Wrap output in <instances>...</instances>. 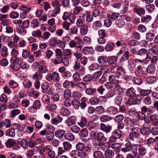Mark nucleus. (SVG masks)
<instances>
[{"mask_svg": "<svg viewBox=\"0 0 158 158\" xmlns=\"http://www.w3.org/2000/svg\"><path fill=\"white\" fill-rule=\"evenodd\" d=\"M152 92L151 89H140L139 93L140 94L136 95V98L138 101H140L142 98L145 96H148Z\"/></svg>", "mask_w": 158, "mask_h": 158, "instance_id": "obj_1", "label": "nucleus"}, {"mask_svg": "<svg viewBox=\"0 0 158 158\" xmlns=\"http://www.w3.org/2000/svg\"><path fill=\"white\" fill-rule=\"evenodd\" d=\"M6 146L8 148L12 147L14 150H18L20 147L17 144L16 141L13 139H9L5 143Z\"/></svg>", "mask_w": 158, "mask_h": 158, "instance_id": "obj_2", "label": "nucleus"}, {"mask_svg": "<svg viewBox=\"0 0 158 158\" xmlns=\"http://www.w3.org/2000/svg\"><path fill=\"white\" fill-rule=\"evenodd\" d=\"M135 150L141 156H144L147 153V149L144 146L141 144H136L134 145Z\"/></svg>", "mask_w": 158, "mask_h": 158, "instance_id": "obj_3", "label": "nucleus"}, {"mask_svg": "<svg viewBox=\"0 0 158 158\" xmlns=\"http://www.w3.org/2000/svg\"><path fill=\"white\" fill-rule=\"evenodd\" d=\"M134 130L140 131V133L143 135H148L151 133V129L150 127H144L141 129L138 127H135L134 129Z\"/></svg>", "mask_w": 158, "mask_h": 158, "instance_id": "obj_4", "label": "nucleus"}, {"mask_svg": "<svg viewBox=\"0 0 158 158\" xmlns=\"http://www.w3.org/2000/svg\"><path fill=\"white\" fill-rule=\"evenodd\" d=\"M146 68L145 67H141V65H139L136 69L135 72V75L137 76H141L145 73Z\"/></svg>", "mask_w": 158, "mask_h": 158, "instance_id": "obj_5", "label": "nucleus"}, {"mask_svg": "<svg viewBox=\"0 0 158 158\" xmlns=\"http://www.w3.org/2000/svg\"><path fill=\"white\" fill-rule=\"evenodd\" d=\"M106 112L110 116H114L118 112L116 108L113 106H110L106 109Z\"/></svg>", "mask_w": 158, "mask_h": 158, "instance_id": "obj_6", "label": "nucleus"}, {"mask_svg": "<svg viewBox=\"0 0 158 158\" xmlns=\"http://www.w3.org/2000/svg\"><path fill=\"white\" fill-rule=\"evenodd\" d=\"M86 128L89 130L92 129L97 130L99 128V124L98 123L91 121L89 123L87 126Z\"/></svg>", "mask_w": 158, "mask_h": 158, "instance_id": "obj_7", "label": "nucleus"}, {"mask_svg": "<svg viewBox=\"0 0 158 158\" xmlns=\"http://www.w3.org/2000/svg\"><path fill=\"white\" fill-rule=\"evenodd\" d=\"M40 106V102L38 100H35L32 106L29 108V110L30 112L33 113L35 112V110L39 109Z\"/></svg>", "mask_w": 158, "mask_h": 158, "instance_id": "obj_8", "label": "nucleus"}, {"mask_svg": "<svg viewBox=\"0 0 158 158\" xmlns=\"http://www.w3.org/2000/svg\"><path fill=\"white\" fill-rule=\"evenodd\" d=\"M129 2L127 0L124 1L122 2V7L120 10L119 12L121 14L126 13L128 10Z\"/></svg>", "mask_w": 158, "mask_h": 158, "instance_id": "obj_9", "label": "nucleus"}, {"mask_svg": "<svg viewBox=\"0 0 158 158\" xmlns=\"http://www.w3.org/2000/svg\"><path fill=\"white\" fill-rule=\"evenodd\" d=\"M126 95L131 98H136V91L135 89L131 87L127 89L126 91Z\"/></svg>", "mask_w": 158, "mask_h": 158, "instance_id": "obj_10", "label": "nucleus"}, {"mask_svg": "<svg viewBox=\"0 0 158 158\" xmlns=\"http://www.w3.org/2000/svg\"><path fill=\"white\" fill-rule=\"evenodd\" d=\"M86 83L81 81L74 84V86L76 87L77 89L80 91H83L86 88Z\"/></svg>", "mask_w": 158, "mask_h": 158, "instance_id": "obj_11", "label": "nucleus"}, {"mask_svg": "<svg viewBox=\"0 0 158 158\" xmlns=\"http://www.w3.org/2000/svg\"><path fill=\"white\" fill-rule=\"evenodd\" d=\"M76 121V117L74 116H72L68 118L66 120L65 123L68 126H71L75 124Z\"/></svg>", "mask_w": 158, "mask_h": 158, "instance_id": "obj_12", "label": "nucleus"}, {"mask_svg": "<svg viewBox=\"0 0 158 158\" xmlns=\"http://www.w3.org/2000/svg\"><path fill=\"white\" fill-rule=\"evenodd\" d=\"M100 130L105 132L106 134L109 133L111 129V127L109 125H106L104 123H102L100 125Z\"/></svg>", "mask_w": 158, "mask_h": 158, "instance_id": "obj_13", "label": "nucleus"}, {"mask_svg": "<svg viewBox=\"0 0 158 158\" xmlns=\"http://www.w3.org/2000/svg\"><path fill=\"white\" fill-rule=\"evenodd\" d=\"M133 11L134 13L140 16H143L145 14V9L142 7H135Z\"/></svg>", "mask_w": 158, "mask_h": 158, "instance_id": "obj_14", "label": "nucleus"}, {"mask_svg": "<svg viewBox=\"0 0 158 158\" xmlns=\"http://www.w3.org/2000/svg\"><path fill=\"white\" fill-rule=\"evenodd\" d=\"M59 39L55 37L51 38L48 40V43L49 45L52 47H54L57 45Z\"/></svg>", "mask_w": 158, "mask_h": 158, "instance_id": "obj_15", "label": "nucleus"}, {"mask_svg": "<svg viewBox=\"0 0 158 158\" xmlns=\"http://www.w3.org/2000/svg\"><path fill=\"white\" fill-rule=\"evenodd\" d=\"M134 128L133 129V130L131 132L129 135V139L131 140H135L136 139H138L139 138V134L135 131L136 130H134Z\"/></svg>", "mask_w": 158, "mask_h": 158, "instance_id": "obj_16", "label": "nucleus"}, {"mask_svg": "<svg viewBox=\"0 0 158 158\" xmlns=\"http://www.w3.org/2000/svg\"><path fill=\"white\" fill-rule=\"evenodd\" d=\"M63 120V118L57 115L56 117L53 118L51 120V123L52 124L57 125L58 124L61 123Z\"/></svg>", "mask_w": 158, "mask_h": 158, "instance_id": "obj_17", "label": "nucleus"}, {"mask_svg": "<svg viewBox=\"0 0 158 158\" xmlns=\"http://www.w3.org/2000/svg\"><path fill=\"white\" fill-rule=\"evenodd\" d=\"M60 114L63 116H68L71 114V111L68 109L62 107L60 110Z\"/></svg>", "mask_w": 158, "mask_h": 158, "instance_id": "obj_18", "label": "nucleus"}, {"mask_svg": "<svg viewBox=\"0 0 158 158\" xmlns=\"http://www.w3.org/2000/svg\"><path fill=\"white\" fill-rule=\"evenodd\" d=\"M132 145L130 142H127L125 145V147L121 149V151L123 152H128L131 150Z\"/></svg>", "mask_w": 158, "mask_h": 158, "instance_id": "obj_19", "label": "nucleus"}, {"mask_svg": "<svg viewBox=\"0 0 158 158\" xmlns=\"http://www.w3.org/2000/svg\"><path fill=\"white\" fill-rule=\"evenodd\" d=\"M96 139L98 141L105 142L106 141V138L104 136V134L100 132L97 134Z\"/></svg>", "mask_w": 158, "mask_h": 158, "instance_id": "obj_20", "label": "nucleus"}, {"mask_svg": "<svg viewBox=\"0 0 158 158\" xmlns=\"http://www.w3.org/2000/svg\"><path fill=\"white\" fill-rule=\"evenodd\" d=\"M65 133V131L63 130H58L55 132V136L60 139H62L64 137V135Z\"/></svg>", "mask_w": 158, "mask_h": 158, "instance_id": "obj_21", "label": "nucleus"}, {"mask_svg": "<svg viewBox=\"0 0 158 158\" xmlns=\"http://www.w3.org/2000/svg\"><path fill=\"white\" fill-rule=\"evenodd\" d=\"M31 77L33 80H40L42 79L43 75L40 72L38 71L34 74Z\"/></svg>", "mask_w": 158, "mask_h": 158, "instance_id": "obj_22", "label": "nucleus"}, {"mask_svg": "<svg viewBox=\"0 0 158 158\" xmlns=\"http://www.w3.org/2000/svg\"><path fill=\"white\" fill-rule=\"evenodd\" d=\"M85 89V93L88 95L93 96L96 93V90L95 88H88Z\"/></svg>", "mask_w": 158, "mask_h": 158, "instance_id": "obj_23", "label": "nucleus"}, {"mask_svg": "<svg viewBox=\"0 0 158 158\" xmlns=\"http://www.w3.org/2000/svg\"><path fill=\"white\" fill-rule=\"evenodd\" d=\"M152 19V17L150 15H146L142 16L141 19V22L146 23L149 22Z\"/></svg>", "mask_w": 158, "mask_h": 158, "instance_id": "obj_24", "label": "nucleus"}, {"mask_svg": "<svg viewBox=\"0 0 158 158\" xmlns=\"http://www.w3.org/2000/svg\"><path fill=\"white\" fill-rule=\"evenodd\" d=\"M49 84L48 82L44 81L41 84V87L42 89V92L44 93H46L48 90Z\"/></svg>", "mask_w": 158, "mask_h": 158, "instance_id": "obj_25", "label": "nucleus"}, {"mask_svg": "<svg viewBox=\"0 0 158 158\" xmlns=\"http://www.w3.org/2000/svg\"><path fill=\"white\" fill-rule=\"evenodd\" d=\"M83 53L85 55L92 54L94 53L93 48L92 47H85L83 50Z\"/></svg>", "mask_w": 158, "mask_h": 158, "instance_id": "obj_26", "label": "nucleus"}, {"mask_svg": "<svg viewBox=\"0 0 158 158\" xmlns=\"http://www.w3.org/2000/svg\"><path fill=\"white\" fill-rule=\"evenodd\" d=\"M5 134L7 136L13 137L15 136V133L14 129L11 128L5 131Z\"/></svg>", "mask_w": 158, "mask_h": 158, "instance_id": "obj_27", "label": "nucleus"}, {"mask_svg": "<svg viewBox=\"0 0 158 158\" xmlns=\"http://www.w3.org/2000/svg\"><path fill=\"white\" fill-rule=\"evenodd\" d=\"M138 99L135 98H131L128 99L127 101H126L125 103L127 105H135L137 103Z\"/></svg>", "mask_w": 158, "mask_h": 158, "instance_id": "obj_28", "label": "nucleus"}, {"mask_svg": "<svg viewBox=\"0 0 158 158\" xmlns=\"http://www.w3.org/2000/svg\"><path fill=\"white\" fill-rule=\"evenodd\" d=\"M112 119L111 117L109 115H102L100 118V120L102 122H106Z\"/></svg>", "mask_w": 158, "mask_h": 158, "instance_id": "obj_29", "label": "nucleus"}, {"mask_svg": "<svg viewBox=\"0 0 158 158\" xmlns=\"http://www.w3.org/2000/svg\"><path fill=\"white\" fill-rule=\"evenodd\" d=\"M88 31V26L85 24L82 25L80 28V33L82 35H85Z\"/></svg>", "mask_w": 158, "mask_h": 158, "instance_id": "obj_30", "label": "nucleus"}, {"mask_svg": "<svg viewBox=\"0 0 158 158\" xmlns=\"http://www.w3.org/2000/svg\"><path fill=\"white\" fill-rule=\"evenodd\" d=\"M87 121L85 118L81 117L77 122L78 124L81 127H83L86 125Z\"/></svg>", "mask_w": 158, "mask_h": 158, "instance_id": "obj_31", "label": "nucleus"}, {"mask_svg": "<svg viewBox=\"0 0 158 158\" xmlns=\"http://www.w3.org/2000/svg\"><path fill=\"white\" fill-rule=\"evenodd\" d=\"M93 156L94 158H104V156L103 153L99 151H95L93 154Z\"/></svg>", "mask_w": 158, "mask_h": 158, "instance_id": "obj_32", "label": "nucleus"}, {"mask_svg": "<svg viewBox=\"0 0 158 158\" xmlns=\"http://www.w3.org/2000/svg\"><path fill=\"white\" fill-rule=\"evenodd\" d=\"M114 92L118 95H120L123 93V91L122 87L119 85H117L114 88Z\"/></svg>", "mask_w": 158, "mask_h": 158, "instance_id": "obj_33", "label": "nucleus"}, {"mask_svg": "<svg viewBox=\"0 0 158 158\" xmlns=\"http://www.w3.org/2000/svg\"><path fill=\"white\" fill-rule=\"evenodd\" d=\"M62 144L64 150L66 151H68L70 150L72 148V145L68 142H64Z\"/></svg>", "mask_w": 158, "mask_h": 158, "instance_id": "obj_34", "label": "nucleus"}, {"mask_svg": "<svg viewBox=\"0 0 158 158\" xmlns=\"http://www.w3.org/2000/svg\"><path fill=\"white\" fill-rule=\"evenodd\" d=\"M155 69L156 67L154 65L152 64H149L146 68V70L148 73L152 74L154 72Z\"/></svg>", "mask_w": 158, "mask_h": 158, "instance_id": "obj_35", "label": "nucleus"}, {"mask_svg": "<svg viewBox=\"0 0 158 158\" xmlns=\"http://www.w3.org/2000/svg\"><path fill=\"white\" fill-rule=\"evenodd\" d=\"M39 26V23L36 19L33 20L31 21L30 25V27L33 29L38 27Z\"/></svg>", "mask_w": 158, "mask_h": 158, "instance_id": "obj_36", "label": "nucleus"}, {"mask_svg": "<svg viewBox=\"0 0 158 158\" xmlns=\"http://www.w3.org/2000/svg\"><path fill=\"white\" fill-rule=\"evenodd\" d=\"M38 71L41 73V74L46 73H48V69L47 66H44L42 65H39L38 67Z\"/></svg>", "mask_w": 158, "mask_h": 158, "instance_id": "obj_37", "label": "nucleus"}, {"mask_svg": "<svg viewBox=\"0 0 158 158\" xmlns=\"http://www.w3.org/2000/svg\"><path fill=\"white\" fill-rule=\"evenodd\" d=\"M60 13V11H59V10H55L54 9L53 10H50L48 12V15L50 17H53L56 16L57 14H59Z\"/></svg>", "mask_w": 158, "mask_h": 158, "instance_id": "obj_38", "label": "nucleus"}, {"mask_svg": "<svg viewBox=\"0 0 158 158\" xmlns=\"http://www.w3.org/2000/svg\"><path fill=\"white\" fill-rule=\"evenodd\" d=\"M115 23L116 25L119 28L123 27L125 24L124 21L122 19H119L116 20L115 21Z\"/></svg>", "mask_w": 158, "mask_h": 158, "instance_id": "obj_39", "label": "nucleus"}, {"mask_svg": "<svg viewBox=\"0 0 158 158\" xmlns=\"http://www.w3.org/2000/svg\"><path fill=\"white\" fill-rule=\"evenodd\" d=\"M23 87L26 88H29L32 85L31 81L28 79H26L23 81Z\"/></svg>", "mask_w": 158, "mask_h": 158, "instance_id": "obj_40", "label": "nucleus"}, {"mask_svg": "<svg viewBox=\"0 0 158 158\" xmlns=\"http://www.w3.org/2000/svg\"><path fill=\"white\" fill-rule=\"evenodd\" d=\"M117 60V58L116 56H109L107 58V61L110 64H115Z\"/></svg>", "mask_w": 158, "mask_h": 158, "instance_id": "obj_41", "label": "nucleus"}, {"mask_svg": "<svg viewBox=\"0 0 158 158\" xmlns=\"http://www.w3.org/2000/svg\"><path fill=\"white\" fill-rule=\"evenodd\" d=\"M106 158H113L112 157L114 156V152L110 150H107L105 153Z\"/></svg>", "mask_w": 158, "mask_h": 158, "instance_id": "obj_42", "label": "nucleus"}, {"mask_svg": "<svg viewBox=\"0 0 158 158\" xmlns=\"http://www.w3.org/2000/svg\"><path fill=\"white\" fill-rule=\"evenodd\" d=\"M152 102V99L149 96L146 97L143 100V103L145 105H150Z\"/></svg>", "mask_w": 158, "mask_h": 158, "instance_id": "obj_43", "label": "nucleus"}, {"mask_svg": "<svg viewBox=\"0 0 158 158\" xmlns=\"http://www.w3.org/2000/svg\"><path fill=\"white\" fill-rule=\"evenodd\" d=\"M16 30L17 32L19 34L23 35L26 33V30L22 26H18Z\"/></svg>", "mask_w": 158, "mask_h": 158, "instance_id": "obj_44", "label": "nucleus"}, {"mask_svg": "<svg viewBox=\"0 0 158 158\" xmlns=\"http://www.w3.org/2000/svg\"><path fill=\"white\" fill-rule=\"evenodd\" d=\"M9 84L10 88L13 89L17 88L19 86L18 83L14 80H10Z\"/></svg>", "mask_w": 158, "mask_h": 158, "instance_id": "obj_45", "label": "nucleus"}, {"mask_svg": "<svg viewBox=\"0 0 158 158\" xmlns=\"http://www.w3.org/2000/svg\"><path fill=\"white\" fill-rule=\"evenodd\" d=\"M114 48V44L113 43L108 42L105 47V49L106 51H112Z\"/></svg>", "mask_w": 158, "mask_h": 158, "instance_id": "obj_46", "label": "nucleus"}, {"mask_svg": "<svg viewBox=\"0 0 158 158\" xmlns=\"http://www.w3.org/2000/svg\"><path fill=\"white\" fill-rule=\"evenodd\" d=\"M52 6L54 8V9L57 10H59V11L60 12V4L59 3L58 1H53L52 3Z\"/></svg>", "mask_w": 158, "mask_h": 158, "instance_id": "obj_47", "label": "nucleus"}, {"mask_svg": "<svg viewBox=\"0 0 158 158\" xmlns=\"http://www.w3.org/2000/svg\"><path fill=\"white\" fill-rule=\"evenodd\" d=\"M52 80L55 82H58L60 81L59 74L57 72H55L52 73Z\"/></svg>", "mask_w": 158, "mask_h": 158, "instance_id": "obj_48", "label": "nucleus"}, {"mask_svg": "<svg viewBox=\"0 0 158 158\" xmlns=\"http://www.w3.org/2000/svg\"><path fill=\"white\" fill-rule=\"evenodd\" d=\"M69 46L71 48H76L78 49H81V48L80 45H77L76 42L75 41L73 40H71L69 44Z\"/></svg>", "mask_w": 158, "mask_h": 158, "instance_id": "obj_49", "label": "nucleus"}, {"mask_svg": "<svg viewBox=\"0 0 158 158\" xmlns=\"http://www.w3.org/2000/svg\"><path fill=\"white\" fill-rule=\"evenodd\" d=\"M72 104L74 108L76 109H78L80 105V101L77 99H74L72 101Z\"/></svg>", "mask_w": 158, "mask_h": 158, "instance_id": "obj_50", "label": "nucleus"}, {"mask_svg": "<svg viewBox=\"0 0 158 158\" xmlns=\"http://www.w3.org/2000/svg\"><path fill=\"white\" fill-rule=\"evenodd\" d=\"M155 35L151 32H148L146 35V39L148 41H152L154 38Z\"/></svg>", "mask_w": 158, "mask_h": 158, "instance_id": "obj_51", "label": "nucleus"}, {"mask_svg": "<svg viewBox=\"0 0 158 158\" xmlns=\"http://www.w3.org/2000/svg\"><path fill=\"white\" fill-rule=\"evenodd\" d=\"M64 138L67 140L70 141H73L75 139L74 135L70 133L66 134L64 135Z\"/></svg>", "mask_w": 158, "mask_h": 158, "instance_id": "obj_52", "label": "nucleus"}, {"mask_svg": "<svg viewBox=\"0 0 158 158\" xmlns=\"http://www.w3.org/2000/svg\"><path fill=\"white\" fill-rule=\"evenodd\" d=\"M50 98L47 94L43 96L42 100L44 104H49L50 103Z\"/></svg>", "mask_w": 158, "mask_h": 158, "instance_id": "obj_53", "label": "nucleus"}, {"mask_svg": "<svg viewBox=\"0 0 158 158\" xmlns=\"http://www.w3.org/2000/svg\"><path fill=\"white\" fill-rule=\"evenodd\" d=\"M74 83L72 81H70L68 80H66L63 84V86L64 87L67 88L70 86L71 87L74 86Z\"/></svg>", "mask_w": 158, "mask_h": 158, "instance_id": "obj_54", "label": "nucleus"}, {"mask_svg": "<svg viewBox=\"0 0 158 158\" xmlns=\"http://www.w3.org/2000/svg\"><path fill=\"white\" fill-rule=\"evenodd\" d=\"M89 102L92 105H95L98 104L100 102V100L99 99H98V98L93 97L90 99Z\"/></svg>", "mask_w": 158, "mask_h": 158, "instance_id": "obj_55", "label": "nucleus"}, {"mask_svg": "<svg viewBox=\"0 0 158 158\" xmlns=\"http://www.w3.org/2000/svg\"><path fill=\"white\" fill-rule=\"evenodd\" d=\"M71 94L70 90L66 89L64 92V97L65 99H70L71 97Z\"/></svg>", "mask_w": 158, "mask_h": 158, "instance_id": "obj_56", "label": "nucleus"}, {"mask_svg": "<svg viewBox=\"0 0 158 158\" xmlns=\"http://www.w3.org/2000/svg\"><path fill=\"white\" fill-rule=\"evenodd\" d=\"M73 12V13L76 15H78L82 10V7L80 6H74Z\"/></svg>", "mask_w": 158, "mask_h": 158, "instance_id": "obj_57", "label": "nucleus"}, {"mask_svg": "<svg viewBox=\"0 0 158 158\" xmlns=\"http://www.w3.org/2000/svg\"><path fill=\"white\" fill-rule=\"evenodd\" d=\"M124 118V116L122 114H119L116 115L114 118V120L115 122L118 123L121 122Z\"/></svg>", "mask_w": 158, "mask_h": 158, "instance_id": "obj_58", "label": "nucleus"}, {"mask_svg": "<svg viewBox=\"0 0 158 158\" xmlns=\"http://www.w3.org/2000/svg\"><path fill=\"white\" fill-rule=\"evenodd\" d=\"M63 55L65 57H69L72 55V52L69 49H64L63 51Z\"/></svg>", "mask_w": 158, "mask_h": 158, "instance_id": "obj_59", "label": "nucleus"}, {"mask_svg": "<svg viewBox=\"0 0 158 158\" xmlns=\"http://www.w3.org/2000/svg\"><path fill=\"white\" fill-rule=\"evenodd\" d=\"M129 52L128 51L124 52L121 58L120 59V62H123L127 60L129 58Z\"/></svg>", "mask_w": 158, "mask_h": 158, "instance_id": "obj_60", "label": "nucleus"}, {"mask_svg": "<svg viewBox=\"0 0 158 158\" xmlns=\"http://www.w3.org/2000/svg\"><path fill=\"white\" fill-rule=\"evenodd\" d=\"M147 83L149 84H152L156 81V77L154 76L149 77L146 79Z\"/></svg>", "mask_w": 158, "mask_h": 158, "instance_id": "obj_61", "label": "nucleus"}, {"mask_svg": "<svg viewBox=\"0 0 158 158\" xmlns=\"http://www.w3.org/2000/svg\"><path fill=\"white\" fill-rule=\"evenodd\" d=\"M10 68L15 71H17L20 69V65L19 63L12 64L10 65Z\"/></svg>", "mask_w": 158, "mask_h": 158, "instance_id": "obj_62", "label": "nucleus"}, {"mask_svg": "<svg viewBox=\"0 0 158 158\" xmlns=\"http://www.w3.org/2000/svg\"><path fill=\"white\" fill-rule=\"evenodd\" d=\"M99 65L97 63L92 64L89 67V69L90 71H94L98 69Z\"/></svg>", "mask_w": 158, "mask_h": 158, "instance_id": "obj_63", "label": "nucleus"}, {"mask_svg": "<svg viewBox=\"0 0 158 158\" xmlns=\"http://www.w3.org/2000/svg\"><path fill=\"white\" fill-rule=\"evenodd\" d=\"M132 36V38L135 40H140L141 38L140 33L136 31L134 32Z\"/></svg>", "mask_w": 158, "mask_h": 158, "instance_id": "obj_64", "label": "nucleus"}]
</instances>
